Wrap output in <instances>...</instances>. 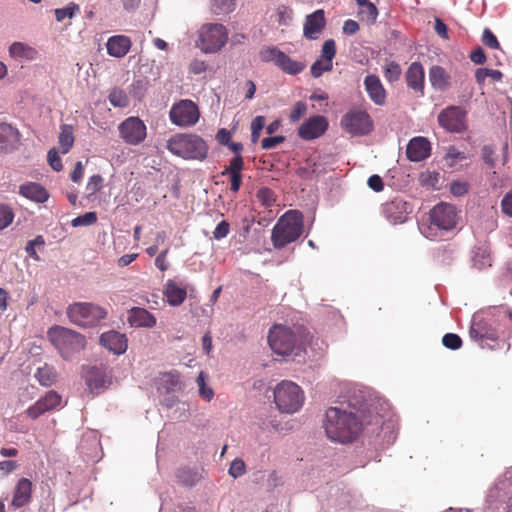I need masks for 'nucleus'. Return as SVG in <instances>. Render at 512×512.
<instances>
[{
	"instance_id": "obj_26",
	"label": "nucleus",
	"mask_w": 512,
	"mask_h": 512,
	"mask_svg": "<svg viewBox=\"0 0 512 512\" xmlns=\"http://www.w3.org/2000/svg\"><path fill=\"white\" fill-rule=\"evenodd\" d=\"M85 382L89 391L93 395H99L108 387V380L105 372L96 366L88 369L85 376Z\"/></svg>"
},
{
	"instance_id": "obj_33",
	"label": "nucleus",
	"mask_w": 512,
	"mask_h": 512,
	"mask_svg": "<svg viewBox=\"0 0 512 512\" xmlns=\"http://www.w3.org/2000/svg\"><path fill=\"white\" fill-rule=\"evenodd\" d=\"M450 76L446 70L439 66L433 65L429 70V82L431 86L440 92H444L449 86Z\"/></svg>"
},
{
	"instance_id": "obj_28",
	"label": "nucleus",
	"mask_w": 512,
	"mask_h": 512,
	"mask_svg": "<svg viewBox=\"0 0 512 512\" xmlns=\"http://www.w3.org/2000/svg\"><path fill=\"white\" fill-rule=\"evenodd\" d=\"M364 86L368 96L376 105H383L385 103L386 92L377 75H367L364 79Z\"/></svg>"
},
{
	"instance_id": "obj_17",
	"label": "nucleus",
	"mask_w": 512,
	"mask_h": 512,
	"mask_svg": "<svg viewBox=\"0 0 512 512\" xmlns=\"http://www.w3.org/2000/svg\"><path fill=\"white\" fill-rule=\"evenodd\" d=\"M412 212V204L396 197L382 205L384 217L392 224H402Z\"/></svg>"
},
{
	"instance_id": "obj_44",
	"label": "nucleus",
	"mask_w": 512,
	"mask_h": 512,
	"mask_svg": "<svg viewBox=\"0 0 512 512\" xmlns=\"http://www.w3.org/2000/svg\"><path fill=\"white\" fill-rule=\"evenodd\" d=\"M244 168V160L241 155H234L230 162L229 166L226 167L222 172L221 175L227 176V174H241L242 169Z\"/></svg>"
},
{
	"instance_id": "obj_41",
	"label": "nucleus",
	"mask_w": 512,
	"mask_h": 512,
	"mask_svg": "<svg viewBox=\"0 0 512 512\" xmlns=\"http://www.w3.org/2000/svg\"><path fill=\"white\" fill-rule=\"evenodd\" d=\"M360 7L359 13L365 17L368 24H374L378 17V9L376 5L369 0L364 4H357Z\"/></svg>"
},
{
	"instance_id": "obj_19",
	"label": "nucleus",
	"mask_w": 512,
	"mask_h": 512,
	"mask_svg": "<svg viewBox=\"0 0 512 512\" xmlns=\"http://www.w3.org/2000/svg\"><path fill=\"white\" fill-rule=\"evenodd\" d=\"M328 121L322 115H315L306 119L298 128V135L303 140H313L325 133Z\"/></svg>"
},
{
	"instance_id": "obj_7",
	"label": "nucleus",
	"mask_w": 512,
	"mask_h": 512,
	"mask_svg": "<svg viewBox=\"0 0 512 512\" xmlns=\"http://www.w3.org/2000/svg\"><path fill=\"white\" fill-rule=\"evenodd\" d=\"M70 322L81 328H95L107 318L106 308L92 302H74L66 309Z\"/></svg>"
},
{
	"instance_id": "obj_40",
	"label": "nucleus",
	"mask_w": 512,
	"mask_h": 512,
	"mask_svg": "<svg viewBox=\"0 0 512 512\" xmlns=\"http://www.w3.org/2000/svg\"><path fill=\"white\" fill-rule=\"evenodd\" d=\"M108 100L112 106L117 108H125L129 104L126 93L118 88H114L110 91Z\"/></svg>"
},
{
	"instance_id": "obj_56",
	"label": "nucleus",
	"mask_w": 512,
	"mask_h": 512,
	"mask_svg": "<svg viewBox=\"0 0 512 512\" xmlns=\"http://www.w3.org/2000/svg\"><path fill=\"white\" fill-rule=\"evenodd\" d=\"M440 174L438 172L426 171L421 173L420 182L422 186L435 188L439 182Z\"/></svg>"
},
{
	"instance_id": "obj_60",
	"label": "nucleus",
	"mask_w": 512,
	"mask_h": 512,
	"mask_svg": "<svg viewBox=\"0 0 512 512\" xmlns=\"http://www.w3.org/2000/svg\"><path fill=\"white\" fill-rule=\"evenodd\" d=\"M47 160L54 171L59 172L63 169L62 161L56 148H52L48 151Z\"/></svg>"
},
{
	"instance_id": "obj_15",
	"label": "nucleus",
	"mask_w": 512,
	"mask_h": 512,
	"mask_svg": "<svg viewBox=\"0 0 512 512\" xmlns=\"http://www.w3.org/2000/svg\"><path fill=\"white\" fill-rule=\"evenodd\" d=\"M466 111L459 106H449L438 114L441 127L451 133H462L467 130Z\"/></svg>"
},
{
	"instance_id": "obj_31",
	"label": "nucleus",
	"mask_w": 512,
	"mask_h": 512,
	"mask_svg": "<svg viewBox=\"0 0 512 512\" xmlns=\"http://www.w3.org/2000/svg\"><path fill=\"white\" fill-rule=\"evenodd\" d=\"M164 295L170 306L176 307L181 305L187 296L185 288L179 286L175 281L168 280L164 286Z\"/></svg>"
},
{
	"instance_id": "obj_20",
	"label": "nucleus",
	"mask_w": 512,
	"mask_h": 512,
	"mask_svg": "<svg viewBox=\"0 0 512 512\" xmlns=\"http://www.w3.org/2000/svg\"><path fill=\"white\" fill-rule=\"evenodd\" d=\"M469 336L474 341H482V340H497V333L493 329V327L487 322L484 317L475 313L472 316L471 324L469 328Z\"/></svg>"
},
{
	"instance_id": "obj_57",
	"label": "nucleus",
	"mask_w": 512,
	"mask_h": 512,
	"mask_svg": "<svg viewBox=\"0 0 512 512\" xmlns=\"http://www.w3.org/2000/svg\"><path fill=\"white\" fill-rule=\"evenodd\" d=\"M246 471L245 463L242 459L236 458L234 459L229 467L228 474L233 478H238L242 476Z\"/></svg>"
},
{
	"instance_id": "obj_12",
	"label": "nucleus",
	"mask_w": 512,
	"mask_h": 512,
	"mask_svg": "<svg viewBox=\"0 0 512 512\" xmlns=\"http://www.w3.org/2000/svg\"><path fill=\"white\" fill-rule=\"evenodd\" d=\"M430 225L428 229L433 231H451L455 229L458 221V212L454 205L440 202L429 212Z\"/></svg>"
},
{
	"instance_id": "obj_36",
	"label": "nucleus",
	"mask_w": 512,
	"mask_h": 512,
	"mask_svg": "<svg viewBox=\"0 0 512 512\" xmlns=\"http://www.w3.org/2000/svg\"><path fill=\"white\" fill-rule=\"evenodd\" d=\"M473 266L478 270L485 269L492 265V258L487 247L480 246L473 251Z\"/></svg>"
},
{
	"instance_id": "obj_21",
	"label": "nucleus",
	"mask_w": 512,
	"mask_h": 512,
	"mask_svg": "<svg viewBox=\"0 0 512 512\" xmlns=\"http://www.w3.org/2000/svg\"><path fill=\"white\" fill-rule=\"evenodd\" d=\"M99 343L115 355L124 354L128 348L126 335L116 330L102 333L99 337Z\"/></svg>"
},
{
	"instance_id": "obj_62",
	"label": "nucleus",
	"mask_w": 512,
	"mask_h": 512,
	"mask_svg": "<svg viewBox=\"0 0 512 512\" xmlns=\"http://www.w3.org/2000/svg\"><path fill=\"white\" fill-rule=\"evenodd\" d=\"M285 141V136L275 135L263 138L261 141V148L264 150H270L275 148L277 145Z\"/></svg>"
},
{
	"instance_id": "obj_27",
	"label": "nucleus",
	"mask_w": 512,
	"mask_h": 512,
	"mask_svg": "<svg viewBox=\"0 0 512 512\" xmlns=\"http://www.w3.org/2000/svg\"><path fill=\"white\" fill-rule=\"evenodd\" d=\"M131 48V40L126 35H114L108 38L106 49L108 55L114 58H123Z\"/></svg>"
},
{
	"instance_id": "obj_2",
	"label": "nucleus",
	"mask_w": 512,
	"mask_h": 512,
	"mask_svg": "<svg viewBox=\"0 0 512 512\" xmlns=\"http://www.w3.org/2000/svg\"><path fill=\"white\" fill-rule=\"evenodd\" d=\"M329 439L340 443H349L365 429V424L344 407H330L325 413L323 423Z\"/></svg>"
},
{
	"instance_id": "obj_29",
	"label": "nucleus",
	"mask_w": 512,
	"mask_h": 512,
	"mask_svg": "<svg viewBox=\"0 0 512 512\" xmlns=\"http://www.w3.org/2000/svg\"><path fill=\"white\" fill-rule=\"evenodd\" d=\"M32 493V482L27 478H21L14 490L11 505L18 509L29 503Z\"/></svg>"
},
{
	"instance_id": "obj_13",
	"label": "nucleus",
	"mask_w": 512,
	"mask_h": 512,
	"mask_svg": "<svg viewBox=\"0 0 512 512\" xmlns=\"http://www.w3.org/2000/svg\"><path fill=\"white\" fill-rule=\"evenodd\" d=\"M170 121L179 127H191L200 118L197 104L190 99H182L174 103L169 111Z\"/></svg>"
},
{
	"instance_id": "obj_48",
	"label": "nucleus",
	"mask_w": 512,
	"mask_h": 512,
	"mask_svg": "<svg viewBox=\"0 0 512 512\" xmlns=\"http://www.w3.org/2000/svg\"><path fill=\"white\" fill-rule=\"evenodd\" d=\"M462 339L458 334L446 333L442 337V344L444 347L450 350H458L462 346Z\"/></svg>"
},
{
	"instance_id": "obj_51",
	"label": "nucleus",
	"mask_w": 512,
	"mask_h": 512,
	"mask_svg": "<svg viewBox=\"0 0 512 512\" xmlns=\"http://www.w3.org/2000/svg\"><path fill=\"white\" fill-rule=\"evenodd\" d=\"M189 404L181 401L174 409H172L169 417L176 420H185L189 417Z\"/></svg>"
},
{
	"instance_id": "obj_49",
	"label": "nucleus",
	"mask_w": 512,
	"mask_h": 512,
	"mask_svg": "<svg viewBox=\"0 0 512 512\" xmlns=\"http://www.w3.org/2000/svg\"><path fill=\"white\" fill-rule=\"evenodd\" d=\"M333 68V63H323V59L318 58L315 60V62L311 65L310 72L314 78H319L322 76L324 72L331 71Z\"/></svg>"
},
{
	"instance_id": "obj_3",
	"label": "nucleus",
	"mask_w": 512,
	"mask_h": 512,
	"mask_svg": "<svg viewBox=\"0 0 512 512\" xmlns=\"http://www.w3.org/2000/svg\"><path fill=\"white\" fill-rule=\"evenodd\" d=\"M166 148L171 154L184 160L200 162L207 158L209 151L206 141L194 133H176L170 136Z\"/></svg>"
},
{
	"instance_id": "obj_8",
	"label": "nucleus",
	"mask_w": 512,
	"mask_h": 512,
	"mask_svg": "<svg viewBox=\"0 0 512 512\" xmlns=\"http://www.w3.org/2000/svg\"><path fill=\"white\" fill-rule=\"evenodd\" d=\"M48 338L54 347L59 351L64 359H70L71 356L84 349L86 345L85 337L79 332L54 325L47 332Z\"/></svg>"
},
{
	"instance_id": "obj_43",
	"label": "nucleus",
	"mask_w": 512,
	"mask_h": 512,
	"mask_svg": "<svg viewBox=\"0 0 512 512\" xmlns=\"http://www.w3.org/2000/svg\"><path fill=\"white\" fill-rule=\"evenodd\" d=\"M335 55H336L335 41L333 39L326 40L322 45L320 58L330 64V63H332Z\"/></svg>"
},
{
	"instance_id": "obj_9",
	"label": "nucleus",
	"mask_w": 512,
	"mask_h": 512,
	"mask_svg": "<svg viewBox=\"0 0 512 512\" xmlns=\"http://www.w3.org/2000/svg\"><path fill=\"white\" fill-rule=\"evenodd\" d=\"M512 467L498 478L495 484L488 490L485 499L487 512H498L503 507L505 512H512Z\"/></svg>"
},
{
	"instance_id": "obj_32",
	"label": "nucleus",
	"mask_w": 512,
	"mask_h": 512,
	"mask_svg": "<svg viewBox=\"0 0 512 512\" xmlns=\"http://www.w3.org/2000/svg\"><path fill=\"white\" fill-rule=\"evenodd\" d=\"M20 194L37 203H44L49 198L48 191L36 182L22 184L20 186Z\"/></svg>"
},
{
	"instance_id": "obj_63",
	"label": "nucleus",
	"mask_w": 512,
	"mask_h": 512,
	"mask_svg": "<svg viewBox=\"0 0 512 512\" xmlns=\"http://www.w3.org/2000/svg\"><path fill=\"white\" fill-rule=\"evenodd\" d=\"M468 184L466 182L454 180L450 183V193L453 196L461 197L468 193Z\"/></svg>"
},
{
	"instance_id": "obj_47",
	"label": "nucleus",
	"mask_w": 512,
	"mask_h": 512,
	"mask_svg": "<svg viewBox=\"0 0 512 512\" xmlns=\"http://www.w3.org/2000/svg\"><path fill=\"white\" fill-rule=\"evenodd\" d=\"M198 388H199V395L206 401H210L213 396L214 392L212 388L208 387L205 383V375L204 372L201 371L196 379Z\"/></svg>"
},
{
	"instance_id": "obj_61",
	"label": "nucleus",
	"mask_w": 512,
	"mask_h": 512,
	"mask_svg": "<svg viewBox=\"0 0 512 512\" xmlns=\"http://www.w3.org/2000/svg\"><path fill=\"white\" fill-rule=\"evenodd\" d=\"M307 105L303 101H297L292 108L289 119L291 122L295 123L301 119V117L306 113Z\"/></svg>"
},
{
	"instance_id": "obj_50",
	"label": "nucleus",
	"mask_w": 512,
	"mask_h": 512,
	"mask_svg": "<svg viewBox=\"0 0 512 512\" xmlns=\"http://www.w3.org/2000/svg\"><path fill=\"white\" fill-rule=\"evenodd\" d=\"M45 240L42 235H37L34 239L29 240L26 244V253L34 260H39V256L36 252V246H44Z\"/></svg>"
},
{
	"instance_id": "obj_58",
	"label": "nucleus",
	"mask_w": 512,
	"mask_h": 512,
	"mask_svg": "<svg viewBox=\"0 0 512 512\" xmlns=\"http://www.w3.org/2000/svg\"><path fill=\"white\" fill-rule=\"evenodd\" d=\"M481 41L490 49H498L500 47L497 37L489 28L484 29Z\"/></svg>"
},
{
	"instance_id": "obj_46",
	"label": "nucleus",
	"mask_w": 512,
	"mask_h": 512,
	"mask_svg": "<svg viewBox=\"0 0 512 512\" xmlns=\"http://www.w3.org/2000/svg\"><path fill=\"white\" fill-rule=\"evenodd\" d=\"M283 51L277 47H266L259 53L260 58L263 62H273L275 65L278 63V59Z\"/></svg>"
},
{
	"instance_id": "obj_54",
	"label": "nucleus",
	"mask_w": 512,
	"mask_h": 512,
	"mask_svg": "<svg viewBox=\"0 0 512 512\" xmlns=\"http://www.w3.org/2000/svg\"><path fill=\"white\" fill-rule=\"evenodd\" d=\"M481 156L484 163L489 168H494L496 166L495 149L492 145H484L481 148Z\"/></svg>"
},
{
	"instance_id": "obj_64",
	"label": "nucleus",
	"mask_w": 512,
	"mask_h": 512,
	"mask_svg": "<svg viewBox=\"0 0 512 512\" xmlns=\"http://www.w3.org/2000/svg\"><path fill=\"white\" fill-rule=\"evenodd\" d=\"M180 402L179 398L170 392H166L160 400L162 407L167 410L174 409V407H176Z\"/></svg>"
},
{
	"instance_id": "obj_6",
	"label": "nucleus",
	"mask_w": 512,
	"mask_h": 512,
	"mask_svg": "<svg viewBox=\"0 0 512 512\" xmlns=\"http://www.w3.org/2000/svg\"><path fill=\"white\" fill-rule=\"evenodd\" d=\"M303 230V214L298 210H288L272 229L271 240L276 249L296 241Z\"/></svg>"
},
{
	"instance_id": "obj_52",
	"label": "nucleus",
	"mask_w": 512,
	"mask_h": 512,
	"mask_svg": "<svg viewBox=\"0 0 512 512\" xmlns=\"http://www.w3.org/2000/svg\"><path fill=\"white\" fill-rule=\"evenodd\" d=\"M401 73V67L395 61L389 62L385 67V77L389 82H395L399 80Z\"/></svg>"
},
{
	"instance_id": "obj_35",
	"label": "nucleus",
	"mask_w": 512,
	"mask_h": 512,
	"mask_svg": "<svg viewBox=\"0 0 512 512\" xmlns=\"http://www.w3.org/2000/svg\"><path fill=\"white\" fill-rule=\"evenodd\" d=\"M276 66L283 72L293 76L300 74L305 68V64L303 62L293 60L284 52L280 55Z\"/></svg>"
},
{
	"instance_id": "obj_22",
	"label": "nucleus",
	"mask_w": 512,
	"mask_h": 512,
	"mask_svg": "<svg viewBox=\"0 0 512 512\" xmlns=\"http://www.w3.org/2000/svg\"><path fill=\"white\" fill-rule=\"evenodd\" d=\"M326 19L323 9H318L306 16L303 35L308 40L318 39V34L325 28Z\"/></svg>"
},
{
	"instance_id": "obj_11",
	"label": "nucleus",
	"mask_w": 512,
	"mask_h": 512,
	"mask_svg": "<svg viewBox=\"0 0 512 512\" xmlns=\"http://www.w3.org/2000/svg\"><path fill=\"white\" fill-rule=\"evenodd\" d=\"M228 32L224 25L207 23L202 26L198 46L204 53H216L227 42Z\"/></svg>"
},
{
	"instance_id": "obj_38",
	"label": "nucleus",
	"mask_w": 512,
	"mask_h": 512,
	"mask_svg": "<svg viewBox=\"0 0 512 512\" xmlns=\"http://www.w3.org/2000/svg\"><path fill=\"white\" fill-rule=\"evenodd\" d=\"M80 7L78 4L74 2H70L67 6L63 8L55 9V18L58 22H62L64 19L69 18L72 19L79 13Z\"/></svg>"
},
{
	"instance_id": "obj_24",
	"label": "nucleus",
	"mask_w": 512,
	"mask_h": 512,
	"mask_svg": "<svg viewBox=\"0 0 512 512\" xmlns=\"http://www.w3.org/2000/svg\"><path fill=\"white\" fill-rule=\"evenodd\" d=\"M127 322L134 328H152L156 325V318L147 309L135 306L128 310Z\"/></svg>"
},
{
	"instance_id": "obj_18",
	"label": "nucleus",
	"mask_w": 512,
	"mask_h": 512,
	"mask_svg": "<svg viewBox=\"0 0 512 512\" xmlns=\"http://www.w3.org/2000/svg\"><path fill=\"white\" fill-rule=\"evenodd\" d=\"M62 397L56 391H48L43 397L30 406L26 413L31 419H37L46 412L61 406Z\"/></svg>"
},
{
	"instance_id": "obj_30",
	"label": "nucleus",
	"mask_w": 512,
	"mask_h": 512,
	"mask_svg": "<svg viewBox=\"0 0 512 512\" xmlns=\"http://www.w3.org/2000/svg\"><path fill=\"white\" fill-rule=\"evenodd\" d=\"M18 141L19 131L8 123H0V152L13 149Z\"/></svg>"
},
{
	"instance_id": "obj_10",
	"label": "nucleus",
	"mask_w": 512,
	"mask_h": 512,
	"mask_svg": "<svg viewBox=\"0 0 512 512\" xmlns=\"http://www.w3.org/2000/svg\"><path fill=\"white\" fill-rule=\"evenodd\" d=\"M274 402L282 413L297 412L304 403V393L300 386L288 380L278 383L272 391Z\"/></svg>"
},
{
	"instance_id": "obj_23",
	"label": "nucleus",
	"mask_w": 512,
	"mask_h": 512,
	"mask_svg": "<svg viewBox=\"0 0 512 512\" xmlns=\"http://www.w3.org/2000/svg\"><path fill=\"white\" fill-rule=\"evenodd\" d=\"M431 145L427 138L413 137L407 144L406 156L410 161L420 162L430 156Z\"/></svg>"
},
{
	"instance_id": "obj_39",
	"label": "nucleus",
	"mask_w": 512,
	"mask_h": 512,
	"mask_svg": "<svg viewBox=\"0 0 512 512\" xmlns=\"http://www.w3.org/2000/svg\"><path fill=\"white\" fill-rule=\"evenodd\" d=\"M35 377L42 386H51L55 381V373L52 367L45 365L37 369Z\"/></svg>"
},
{
	"instance_id": "obj_25",
	"label": "nucleus",
	"mask_w": 512,
	"mask_h": 512,
	"mask_svg": "<svg viewBox=\"0 0 512 512\" xmlns=\"http://www.w3.org/2000/svg\"><path fill=\"white\" fill-rule=\"evenodd\" d=\"M405 79L407 86L420 96H424V69L420 62H413L408 67Z\"/></svg>"
},
{
	"instance_id": "obj_5",
	"label": "nucleus",
	"mask_w": 512,
	"mask_h": 512,
	"mask_svg": "<svg viewBox=\"0 0 512 512\" xmlns=\"http://www.w3.org/2000/svg\"><path fill=\"white\" fill-rule=\"evenodd\" d=\"M364 433L371 438L370 443L375 448H386L397 438L396 422L390 413V407L385 412H377L365 425Z\"/></svg>"
},
{
	"instance_id": "obj_59",
	"label": "nucleus",
	"mask_w": 512,
	"mask_h": 512,
	"mask_svg": "<svg viewBox=\"0 0 512 512\" xmlns=\"http://www.w3.org/2000/svg\"><path fill=\"white\" fill-rule=\"evenodd\" d=\"M444 158L450 161L449 166H453L456 161L464 160L466 156L464 152L458 150L455 146H449Z\"/></svg>"
},
{
	"instance_id": "obj_55",
	"label": "nucleus",
	"mask_w": 512,
	"mask_h": 512,
	"mask_svg": "<svg viewBox=\"0 0 512 512\" xmlns=\"http://www.w3.org/2000/svg\"><path fill=\"white\" fill-rule=\"evenodd\" d=\"M257 198L265 207H270L275 201L274 192L268 187H262L257 191Z\"/></svg>"
},
{
	"instance_id": "obj_45",
	"label": "nucleus",
	"mask_w": 512,
	"mask_h": 512,
	"mask_svg": "<svg viewBox=\"0 0 512 512\" xmlns=\"http://www.w3.org/2000/svg\"><path fill=\"white\" fill-rule=\"evenodd\" d=\"M96 221H97L96 212L90 211V212H86L82 215L75 217L71 221V225L73 227L90 226V225L96 223Z\"/></svg>"
},
{
	"instance_id": "obj_16",
	"label": "nucleus",
	"mask_w": 512,
	"mask_h": 512,
	"mask_svg": "<svg viewBox=\"0 0 512 512\" xmlns=\"http://www.w3.org/2000/svg\"><path fill=\"white\" fill-rule=\"evenodd\" d=\"M144 122L139 117H128L119 125L121 138L130 145H138L147 135Z\"/></svg>"
},
{
	"instance_id": "obj_42",
	"label": "nucleus",
	"mask_w": 512,
	"mask_h": 512,
	"mask_svg": "<svg viewBox=\"0 0 512 512\" xmlns=\"http://www.w3.org/2000/svg\"><path fill=\"white\" fill-rule=\"evenodd\" d=\"M176 476L186 486H193L198 481V473L187 467L179 469Z\"/></svg>"
},
{
	"instance_id": "obj_34",
	"label": "nucleus",
	"mask_w": 512,
	"mask_h": 512,
	"mask_svg": "<svg viewBox=\"0 0 512 512\" xmlns=\"http://www.w3.org/2000/svg\"><path fill=\"white\" fill-rule=\"evenodd\" d=\"M9 53L15 59L29 61L34 60L37 55L34 48L22 42H13L9 47Z\"/></svg>"
},
{
	"instance_id": "obj_53",
	"label": "nucleus",
	"mask_w": 512,
	"mask_h": 512,
	"mask_svg": "<svg viewBox=\"0 0 512 512\" xmlns=\"http://www.w3.org/2000/svg\"><path fill=\"white\" fill-rule=\"evenodd\" d=\"M14 218V214L12 209L5 204L0 205V230L8 227Z\"/></svg>"
},
{
	"instance_id": "obj_4",
	"label": "nucleus",
	"mask_w": 512,
	"mask_h": 512,
	"mask_svg": "<svg viewBox=\"0 0 512 512\" xmlns=\"http://www.w3.org/2000/svg\"><path fill=\"white\" fill-rule=\"evenodd\" d=\"M268 344L271 350L280 356H292L293 360L301 362L305 359L306 348L297 343L293 331L283 325H274L268 332Z\"/></svg>"
},
{
	"instance_id": "obj_14",
	"label": "nucleus",
	"mask_w": 512,
	"mask_h": 512,
	"mask_svg": "<svg viewBox=\"0 0 512 512\" xmlns=\"http://www.w3.org/2000/svg\"><path fill=\"white\" fill-rule=\"evenodd\" d=\"M342 127L350 134L363 136L373 129V121L365 111H349L341 119Z\"/></svg>"
},
{
	"instance_id": "obj_1",
	"label": "nucleus",
	"mask_w": 512,
	"mask_h": 512,
	"mask_svg": "<svg viewBox=\"0 0 512 512\" xmlns=\"http://www.w3.org/2000/svg\"><path fill=\"white\" fill-rule=\"evenodd\" d=\"M342 398L341 406L360 418L365 425L377 412H385L389 408L386 399L379 397L373 389L359 384L347 385Z\"/></svg>"
},
{
	"instance_id": "obj_37",
	"label": "nucleus",
	"mask_w": 512,
	"mask_h": 512,
	"mask_svg": "<svg viewBox=\"0 0 512 512\" xmlns=\"http://www.w3.org/2000/svg\"><path fill=\"white\" fill-rule=\"evenodd\" d=\"M59 145L62 149V153L66 154L69 152L74 143L73 127L69 124H63L60 127V133L58 136Z\"/></svg>"
}]
</instances>
